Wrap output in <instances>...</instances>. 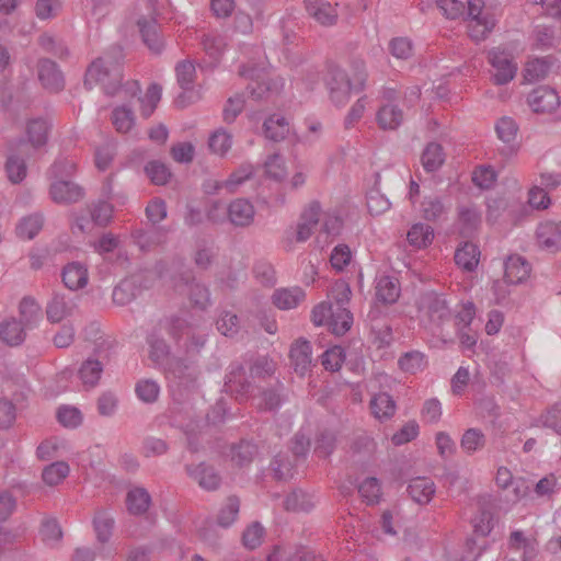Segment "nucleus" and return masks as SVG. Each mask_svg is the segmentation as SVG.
Here are the masks:
<instances>
[{"mask_svg": "<svg viewBox=\"0 0 561 561\" xmlns=\"http://www.w3.org/2000/svg\"><path fill=\"white\" fill-rule=\"evenodd\" d=\"M151 503V496L144 488H136L130 490L126 496V505L128 512L133 515L145 514Z\"/></svg>", "mask_w": 561, "mask_h": 561, "instance_id": "e433bc0d", "label": "nucleus"}, {"mask_svg": "<svg viewBox=\"0 0 561 561\" xmlns=\"http://www.w3.org/2000/svg\"><path fill=\"white\" fill-rule=\"evenodd\" d=\"M239 75L251 79L247 89L254 101L273 100L284 88V80L280 77L260 75L256 69H248L245 66L239 68Z\"/></svg>", "mask_w": 561, "mask_h": 561, "instance_id": "7ed1b4c3", "label": "nucleus"}, {"mask_svg": "<svg viewBox=\"0 0 561 561\" xmlns=\"http://www.w3.org/2000/svg\"><path fill=\"white\" fill-rule=\"evenodd\" d=\"M325 83L329 90L331 101L337 105H344L350 99L352 83L347 73L339 67H330Z\"/></svg>", "mask_w": 561, "mask_h": 561, "instance_id": "423d86ee", "label": "nucleus"}, {"mask_svg": "<svg viewBox=\"0 0 561 561\" xmlns=\"http://www.w3.org/2000/svg\"><path fill=\"white\" fill-rule=\"evenodd\" d=\"M398 365L404 373L416 374L426 367L427 360L422 352L410 351L399 357Z\"/></svg>", "mask_w": 561, "mask_h": 561, "instance_id": "c03bdc74", "label": "nucleus"}, {"mask_svg": "<svg viewBox=\"0 0 561 561\" xmlns=\"http://www.w3.org/2000/svg\"><path fill=\"white\" fill-rule=\"evenodd\" d=\"M240 510V501L237 496H229L220 508L217 522L220 526L227 528L237 519Z\"/></svg>", "mask_w": 561, "mask_h": 561, "instance_id": "13d9d810", "label": "nucleus"}, {"mask_svg": "<svg viewBox=\"0 0 561 561\" xmlns=\"http://www.w3.org/2000/svg\"><path fill=\"white\" fill-rule=\"evenodd\" d=\"M49 197L59 205H70L82 201L84 188L70 180L53 181L49 185Z\"/></svg>", "mask_w": 561, "mask_h": 561, "instance_id": "0eeeda50", "label": "nucleus"}, {"mask_svg": "<svg viewBox=\"0 0 561 561\" xmlns=\"http://www.w3.org/2000/svg\"><path fill=\"white\" fill-rule=\"evenodd\" d=\"M57 420L65 427L76 428L82 423L83 417L78 408L62 405L57 411Z\"/></svg>", "mask_w": 561, "mask_h": 561, "instance_id": "0e129e2a", "label": "nucleus"}, {"mask_svg": "<svg viewBox=\"0 0 561 561\" xmlns=\"http://www.w3.org/2000/svg\"><path fill=\"white\" fill-rule=\"evenodd\" d=\"M360 496L367 504H377L381 496V488L377 478L369 477L358 486Z\"/></svg>", "mask_w": 561, "mask_h": 561, "instance_id": "680f3d73", "label": "nucleus"}, {"mask_svg": "<svg viewBox=\"0 0 561 561\" xmlns=\"http://www.w3.org/2000/svg\"><path fill=\"white\" fill-rule=\"evenodd\" d=\"M158 324L176 343L191 331V323L188 320L178 314L164 317L158 321Z\"/></svg>", "mask_w": 561, "mask_h": 561, "instance_id": "c756f323", "label": "nucleus"}, {"mask_svg": "<svg viewBox=\"0 0 561 561\" xmlns=\"http://www.w3.org/2000/svg\"><path fill=\"white\" fill-rule=\"evenodd\" d=\"M145 172L154 185H164L171 178L169 168L160 161H150L145 167Z\"/></svg>", "mask_w": 561, "mask_h": 561, "instance_id": "bf43d9fd", "label": "nucleus"}, {"mask_svg": "<svg viewBox=\"0 0 561 561\" xmlns=\"http://www.w3.org/2000/svg\"><path fill=\"white\" fill-rule=\"evenodd\" d=\"M19 312L25 328H32L41 319V306L32 297H24L21 300Z\"/></svg>", "mask_w": 561, "mask_h": 561, "instance_id": "49530a36", "label": "nucleus"}, {"mask_svg": "<svg viewBox=\"0 0 561 561\" xmlns=\"http://www.w3.org/2000/svg\"><path fill=\"white\" fill-rule=\"evenodd\" d=\"M419 311L430 322L440 325L451 317L449 305L443 295L435 291L424 293L419 299Z\"/></svg>", "mask_w": 561, "mask_h": 561, "instance_id": "39448f33", "label": "nucleus"}, {"mask_svg": "<svg viewBox=\"0 0 561 561\" xmlns=\"http://www.w3.org/2000/svg\"><path fill=\"white\" fill-rule=\"evenodd\" d=\"M421 161L425 171L438 170L445 161L443 147L437 142H430L422 153Z\"/></svg>", "mask_w": 561, "mask_h": 561, "instance_id": "ea45409f", "label": "nucleus"}, {"mask_svg": "<svg viewBox=\"0 0 561 561\" xmlns=\"http://www.w3.org/2000/svg\"><path fill=\"white\" fill-rule=\"evenodd\" d=\"M61 276L65 286L71 290L83 288L88 284V270L79 262L67 264Z\"/></svg>", "mask_w": 561, "mask_h": 561, "instance_id": "cd10ccee", "label": "nucleus"}, {"mask_svg": "<svg viewBox=\"0 0 561 561\" xmlns=\"http://www.w3.org/2000/svg\"><path fill=\"white\" fill-rule=\"evenodd\" d=\"M135 393L141 402L151 404L159 399L160 386L153 379H141L135 386Z\"/></svg>", "mask_w": 561, "mask_h": 561, "instance_id": "8fccbe9b", "label": "nucleus"}, {"mask_svg": "<svg viewBox=\"0 0 561 561\" xmlns=\"http://www.w3.org/2000/svg\"><path fill=\"white\" fill-rule=\"evenodd\" d=\"M38 79L42 85L50 92H59L65 88V79L58 65L47 58L37 64Z\"/></svg>", "mask_w": 561, "mask_h": 561, "instance_id": "9b49d317", "label": "nucleus"}, {"mask_svg": "<svg viewBox=\"0 0 561 561\" xmlns=\"http://www.w3.org/2000/svg\"><path fill=\"white\" fill-rule=\"evenodd\" d=\"M305 8L308 14L322 26H332L337 22V10L327 0H305Z\"/></svg>", "mask_w": 561, "mask_h": 561, "instance_id": "2eb2a0df", "label": "nucleus"}, {"mask_svg": "<svg viewBox=\"0 0 561 561\" xmlns=\"http://www.w3.org/2000/svg\"><path fill=\"white\" fill-rule=\"evenodd\" d=\"M527 103L535 113L549 114L560 106V98L552 88L540 85L528 94Z\"/></svg>", "mask_w": 561, "mask_h": 561, "instance_id": "9d476101", "label": "nucleus"}, {"mask_svg": "<svg viewBox=\"0 0 561 561\" xmlns=\"http://www.w3.org/2000/svg\"><path fill=\"white\" fill-rule=\"evenodd\" d=\"M536 241L540 249L557 252L561 249V222L545 221L536 229Z\"/></svg>", "mask_w": 561, "mask_h": 561, "instance_id": "f8f14e48", "label": "nucleus"}, {"mask_svg": "<svg viewBox=\"0 0 561 561\" xmlns=\"http://www.w3.org/2000/svg\"><path fill=\"white\" fill-rule=\"evenodd\" d=\"M227 392L234 394L237 399H244L252 390V385L245 376V369L241 364H232L225 381Z\"/></svg>", "mask_w": 561, "mask_h": 561, "instance_id": "ddd939ff", "label": "nucleus"}, {"mask_svg": "<svg viewBox=\"0 0 561 561\" xmlns=\"http://www.w3.org/2000/svg\"><path fill=\"white\" fill-rule=\"evenodd\" d=\"M460 233L465 237L472 236L481 224V215L473 206H460L458 208Z\"/></svg>", "mask_w": 561, "mask_h": 561, "instance_id": "c9c22d12", "label": "nucleus"}, {"mask_svg": "<svg viewBox=\"0 0 561 561\" xmlns=\"http://www.w3.org/2000/svg\"><path fill=\"white\" fill-rule=\"evenodd\" d=\"M114 517L105 510H99L93 518V527L96 539L105 543L110 540L114 529Z\"/></svg>", "mask_w": 561, "mask_h": 561, "instance_id": "58836bf2", "label": "nucleus"}, {"mask_svg": "<svg viewBox=\"0 0 561 561\" xmlns=\"http://www.w3.org/2000/svg\"><path fill=\"white\" fill-rule=\"evenodd\" d=\"M289 358L294 370L304 376L311 366V344L309 341L299 339L290 347Z\"/></svg>", "mask_w": 561, "mask_h": 561, "instance_id": "4be33fe9", "label": "nucleus"}, {"mask_svg": "<svg viewBox=\"0 0 561 561\" xmlns=\"http://www.w3.org/2000/svg\"><path fill=\"white\" fill-rule=\"evenodd\" d=\"M112 123L118 133H128L135 125V114L127 106H117L112 112Z\"/></svg>", "mask_w": 561, "mask_h": 561, "instance_id": "603ef678", "label": "nucleus"}, {"mask_svg": "<svg viewBox=\"0 0 561 561\" xmlns=\"http://www.w3.org/2000/svg\"><path fill=\"white\" fill-rule=\"evenodd\" d=\"M122 62L123 53L119 47L96 58L85 71L84 87L90 90L94 84H101L106 95H115L122 89Z\"/></svg>", "mask_w": 561, "mask_h": 561, "instance_id": "f257e3e1", "label": "nucleus"}, {"mask_svg": "<svg viewBox=\"0 0 561 561\" xmlns=\"http://www.w3.org/2000/svg\"><path fill=\"white\" fill-rule=\"evenodd\" d=\"M530 264L519 255H511L504 263V278L506 283L517 285L528 278Z\"/></svg>", "mask_w": 561, "mask_h": 561, "instance_id": "393cba45", "label": "nucleus"}, {"mask_svg": "<svg viewBox=\"0 0 561 561\" xmlns=\"http://www.w3.org/2000/svg\"><path fill=\"white\" fill-rule=\"evenodd\" d=\"M407 239L409 243L415 248H425L432 243L434 230L428 225L419 222L413 225L408 231Z\"/></svg>", "mask_w": 561, "mask_h": 561, "instance_id": "37998d69", "label": "nucleus"}, {"mask_svg": "<svg viewBox=\"0 0 561 561\" xmlns=\"http://www.w3.org/2000/svg\"><path fill=\"white\" fill-rule=\"evenodd\" d=\"M489 61L494 68L493 80L497 85L512 81L517 72V65L510 54L493 49L489 53Z\"/></svg>", "mask_w": 561, "mask_h": 561, "instance_id": "1a4fd4ad", "label": "nucleus"}, {"mask_svg": "<svg viewBox=\"0 0 561 561\" xmlns=\"http://www.w3.org/2000/svg\"><path fill=\"white\" fill-rule=\"evenodd\" d=\"M344 359L345 354L341 346L331 347L321 355V364L330 371H337L342 367Z\"/></svg>", "mask_w": 561, "mask_h": 561, "instance_id": "774afa93", "label": "nucleus"}, {"mask_svg": "<svg viewBox=\"0 0 561 561\" xmlns=\"http://www.w3.org/2000/svg\"><path fill=\"white\" fill-rule=\"evenodd\" d=\"M305 298L304 289L298 286L276 289L272 296L273 304L282 310L296 308Z\"/></svg>", "mask_w": 561, "mask_h": 561, "instance_id": "bb28decb", "label": "nucleus"}, {"mask_svg": "<svg viewBox=\"0 0 561 561\" xmlns=\"http://www.w3.org/2000/svg\"><path fill=\"white\" fill-rule=\"evenodd\" d=\"M174 71L176 82L183 90V92L175 99L176 106L185 107L199 100V93L194 90V82L196 78V68L194 62L190 59L179 61L175 65Z\"/></svg>", "mask_w": 561, "mask_h": 561, "instance_id": "20e7f679", "label": "nucleus"}, {"mask_svg": "<svg viewBox=\"0 0 561 561\" xmlns=\"http://www.w3.org/2000/svg\"><path fill=\"white\" fill-rule=\"evenodd\" d=\"M76 172V162L68 158L57 159L47 171L48 178L53 181L69 180Z\"/></svg>", "mask_w": 561, "mask_h": 561, "instance_id": "864d4df0", "label": "nucleus"}, {"mask_svg": "<svg viewBox=\"0 0 561 561\" xmlns=\"http://www.w3.org/2000/svg\"><path fill=\"white\" fill-rule=\"evenodd\" d=\"M407 492L413 502L426 505L435 495L436 485L428 477H415L409 481Z\"/></svg>", "mask_w": 561, "mask_h": 561, "instance_id": "6ab92c4d", "label": "nucleus"}, {"mask_svg": "<svg viewBox=\"0 0 561 561\" xmlns=\"http://www.w3.org/2000/svg\"><path fill=\"white\" fill-rule=\"evenodd\" d=\"M103 371L102 364L96 359H87L79 370V376L85 386L94 387Z\"/></svg>", "mask_w": 561, "mask_h": 561, "instance_id": "6e6d98bb", "label": "nucleus"}, {"mask_svg": "<svg viewBox=\"0 0 561 561\" xmlns=\"http://www.w3.org/2000/svg\"><path fill=\"white\" fill-rule=\"evenodd\" d=\"M270 468L274 479L277 481H286L294 474V465L286 454L279 453L275 455L270 463Z\"/></svg>", "mask_w": 561, "mask_h": 561, "instance_id": "09e8293b", "label": "nucleus"}, {"mask_svg": "<svg viewBox=\"0 0 561 561\" xmlns=\"http://www.w3.org/2000/svg\"><path fill=\"white\" fill-rule=\"evenodd\" d=\"M370 332L373 335V343L378 348L387 347L393 341L392 328L382 319H371Z\"/></svg>", "mask_w": 561, "mask_h": 561, "instance_id": "79ce46f5", "label": "nucleus"}, {"mask_svg": "<svg viewBox=\"0 0 561 561\" xmlns=\"http://www.w3.org/2000/svg\"><path fill=\"white\" fill-rule=\"evenodd\" d=\"M373 415L379 420H389L396 412V402L387 392L375 394L369 403Z\"/></svg>", "mask_w": 561, "mask_h": 561, "instance_id": "2f4dec72", "label": "nucleus"}, {"mask_svg": "<svg viewBox=\"0 0 561 561\" xmlns=\"http://www.w3.org/2000/svg\"><path fill=\"white\" fill-rule=\"evenodd\" d=\"M495 25L493 18H483L481 20H470L468 24L469 36L476 41L481 42L485 39L488 34Z\"/></svg>", "mask_w": 561, "mask_h": 561, "instance_id": "052dcab7", "label": "nucleus"}, {"mask_svg": "<svg viewBox=\"0 0 561 561\" xmlns=\"http://www.w3.org/2000/svg\"><path fill=\"white\" fill-rule=\"evenodd\" d=\"M480 250L472 242H465L455 252L456 264L467 272H472L478 266Z\"/></svg>", "mask_w": 561, "mask_h": 561, "instance_id": "7c9ffc66", "label": "nucleus"}, {"mask_svg": "<svg viewBox=\"0 0 561 561\" xmlns=\"http://www.w3.org/2000/svg\"><path fill=\"white\" fill-rule=\"evenodd\" d=\"M69 470L67 462L56 461L44 468L42 477L46 484L53 486L59 484L69 474Z\"/></svg>", "mask_w": 561, "mask_h": 561, "instance_id": "5fc2aeb1", "label": "nucleus"}, {"mask_svg": "<svg viewBox=\"0 0 561 561\" xmlns=\"http://www.w3.org/2000/svg\"><path fill=\"white\" fill-rule=\"evenodd\" d=\"M376 299L385 305L394 304L401 293L399 279L390 275H380L375 280Z\"/></svg>", "mask_w": 561, "mask_h": 561, "instance_id": "412c9836", "label": "nucleus"}, {"mask_svg": "<svg viewBox=\"0 0 561 561\" xmlns=\"http://www.w3.org/2000/svg\"><path fill=\"white\" fill-rule=\"evenodd\" d=\"M44 217L42 214H33L24 217L16 227V233L23 239H33L43 228Z\"/></svg>", "mask_w": 561, "mask_h": 561, "instance_id": "de8ad7c7", "label": "nucleus"}, {"mask_svg": "<svg viewBox=\"0 0 561 561\" xmlns=\"http://www.w3.org/2000/svg\"><path fill=\"white\" fill-rule=\"evenodd\" d=\"M181 284L185 285L190 289V300L192 304L205 310L210 305V294L206 286L196 283L195 277L191 271L184 272L180 275L179 282L175 286L179 288Z\"/></svg>", "mask_w": 561, "mask_h": 561, "instance_id": "dca6fc26", "label": "nucleus"}, {"mask_svg": "<svg viewBox=\"0 0 561 561\" xmlns=\"http://www.w3.org/2000/svg\"><path fill=\"white\" fill-rule=\"evenodd\" d=\"M259 448L250 440L241 439L230 447V460L238 467L249 466L257 455Z\"/></svg>", "mask_w": 561, "mask_h": 561, "instance_id": "c85d7f7f", "label": "nucleus"}, {"mask_svg": "<svg viewBox=\"0 0 561 561\" xmlns=\"http://www.w3.org/2000/svg\"><path fill=\"white\" fill-rule=\"evenodd\" d=\"M92 221L98 226H106L113 216V206L104 201H99L90 206Z\"/></svg>", "mask_w": 561, "mask_h": 561, "instance_id": "69168bd1", "label": "nucleus"}, {"mask_svg": "<svg viewBox=\"0 0 561 561\" xmlns=\"http://www.w3.org/2000/svg\"><path fill=\"white\" fill-rule=\"evenodd\" d=\"M263 128L265 137L275 142L284 140L290 131L288 121L276 114L265 119Z\"/></svg>", "mask_w": 561, "mask_h": 561, "instance_id": "473e14b6", "label": "nucleus"}, {"mask_svg": "<svg viewBox=\"0 0 561 561\" xmlns=\"http://www.w3.org/2000/svg\"><path fill=\"white\" fill-rule=\"evenodd\" d=\"M550 67L551 64L546 58L530 60L524 70V78L528 82L541 80L548 75Z\"/></svg>", "mask_w": 561, "mask_h": 561, "instance_id": "4d7b16f0", "label": "nucleus"}, {"mask_svg": "<svg viewBox=\"0 0 561 561\" xmlns=\"http://www.w3.org/2000/svg\"><path fill=\"white\" fill-rule=\"evenodd\" d=\"M499 139L504 144L499 149L500 154L504 159H510L517 153L519 146L516 142L518 125L512 117L504 116L500 118L495 125Z\"/></svg>", "mask_w": 561, "mask_h": 561, "instance_id": "6e6552de", "label": "nucleus"}, {"mask_svg": "<svg viewBox=\"0 0 561 561\" xmlns=\"http://www.w3.org/2000/svg\"><path fill=\"white\" fill-rule=\"evenodd\" d=\"M486 437L480 428L471 427L465 431L460 439V448L467 455H473L484 448Z\"/></svg>", "mask_w": 561, "mask_h": 561, "instance_id": "4c0bfd02", "label": "nucleus"}, {"mask_svg": "<svg viewBox=\"0 0 561 561\" xmlns=\"http://www.w3.org/2000/svg\"><path fill=\"white\" fill-rule=\"evenodd\" d=\"M312 322L327 324L334 334H345L353 324V314L347 307H334L331 301H322L312 309Z\"/></svg>", "mask_w": 561, "mask_h": 561, "instance_id": "f03ea898", "label": "nucleus"}, {"mask_svg": "<svg viewBox=\"0 0 561 561\" xmlns=\"http://www.w3.org/2000/svg\"><path fill=\"white\" fill-rule=\"evenodd\" d=\"M254 206L245 198H237L227 207L229 221L236 227H248L254 220Z\"/></svg>", "mask_w": 561, "mask_h": 561, "instance_id": "aec40b11", "label": "nucleus"}, {"mask_svg": "<svg viewBox=\"0 0 561 561\" xmlns=\"http://www.w3.org/2000/svg\"><path fill=\"white\" fill-rule=\"evenodd\" d=\"M25 327L12 318L0 324V339L10 346L21 344L25 339Z\"/></svg>", "mask_w": 561, "mask_h": 561, "instance_id": "f704fd0d", "label": "nucleus"}, {"mask_svg": "<svg viewBox=\"0 0 561 561\" xmlns=\"http://www.w3.org/2000/svg\"><path fill=\"white\" fill-rule=\"evenodd\" d=\"M351 295L352 290L348 283L340 279L332 285L329 294V301H331L334 307H346L351 299Z\"/></svg>", "mask_w": 561, "mask_h": 561, "instance_id": "e2e57ef3", "label": "nucleus"}, {"mask_svg": "<svg viewBox=\"0 0 561 561\" xmlns=\"http://www.w3.org/2000/svg\"><path fill=\"white\" fill-rule=\"evenodd\" d=\"M51 123L44 117L31 118L26 122L25 134L27 142L34 148L44 147L48 141Z\"/></svg>", "mask_w": 561, "mask_h": 561, "instance_id": "b1692460", "label": "nucleus"}, {"mask_svg": "<svg viewBox=\"0 0 561 561\" xmlns=\"http://www.w3.org/2000/svg\"><path fill=\"white\" fill-rule=\"evenodd\" d=\"M186 473L194 479L198 485L207 491L217 490L221 483V478L214 467L201 462L196 466L186 465Z\"/></svg>", "mask_w": 561, "mask_h": 561, "instance_id": "4468645a", "label": "nucleus"}, {"mask_svg": "<svg viewBox=\"0 0 561 561\" xmlns=\"http://www.w3.org/2000/svg\"><path fill=\"white\" fill-rule=\"evenodd\" d=\"M335 443L336 437L332 432L328 430L321 431L316 437L314 453L319 457H328L333 453Z\"/></svg>", "mask_w": 561, "mask_h": 561, "instance_id": "338daca9", "label": "nucleus"}, {"mask_svg": "<svg viewBox=\"0 0 561 561\" xmlns=\"http://www.w3.org/2000/svg\"><path fill=\"white\" fill-rule=\"evenodd\" d=\"M167 334L157 323L147 336L149 358L156 364L164 363L171 355V346L165 341Z\"/></svg>", "mask_w": 561, "mask_h": 561, "instance_id": "a211bd4d", "label": "nucleus"}, {"mask_svg": "<svg viewBox=\"0 0 561 561\" xmlns=\"http://www.w3.org/2000/svg\"><path fill=\"white\" fill-rule=\"evenodd\" d=\"M135 242L142 251L163 243L167 239V230L152 226L146 230H138L134 233Z\"/></svg>", "mask_w": 561, "mask_h": 561, "instance_id": "72a5a7b5", "label": "nucleus"}, {"mask_svg": "<svg viewBox=\"0 0 561 561\" xmlns=\"http://www.w3.org/2000/svg\"><path fill=\"white\" fill-rule=\"evenodd\" d=\"M4 170L8 180L12 184H20L27 175V165L25 160L15 153H11L7 157Z\"/></svg>", "mask_w": 561, "mask_h": 561, "instance_id": "a19ab883", "label": "nucleus"}, {"mask_svg": "<svg viewBox=\"0 0 561 561\" xmlns=\"http://www.w3.org/2000/svg\"><path fill=\"white\" fill-rule=\"evenodd\" d=\"M139 32L145 45L152 54L159 55L164 48V41L160 34V26L154 18L147 20L141 18L137 21Z\"/></svg>", "mask_w": 561, "mask_h": 561, "instance_id": "f3484780", "label": "nucleus"}, {"mask_svg": "<svg viewBox=\"0 0 561 561\" xmlns=\"http://www.w3.org/2000/svg\"><path fill=\"white\" fill-rule=\"evenodd\" d=\"M76 308V304L70 297L62 294H55L46 306V316L48 321L58 323L70 317Z\"/></svg>", "mask_w": 561, "mask_h": 561, "instance_id": "5701e85b", "label": "nucleus"}, {"mask_svg": "<svg viewBox=\"0 0 561 561\" xmlns=\"http://www.w3.org/2000/svg\"><path fill=\"white\" fill-rule=\"evenodd\" d=\"M421 210L425 220L436 221L446 214L447 207L438 196H427L422 202Z\"/></svg>", "mask_w": 561, "mask_h": 561, "instance_id": "3c124183", "label": "nucleus"}, {"mask_svg": "<svg viewBox=\"0 0 561 561\" xmlns=\"http://www.w3.org/2000/svg\"><path fill=\"white\" fill-rule=\"evenodd\" d=\"M313 505L312 496L302 490H294L284 501V507L289 512H309Z\"/></svg>", "mask_w": 561, "mask_h": 561, "instance_id": "a18cd8bd", "label": "nucleus"}, {"mask_svg": "<svg viewBox=\"0 0 561 561\" xmlns=\"http://www.w3.org/2000/svg\"><path fill=\"white\" fill-rule=\"evenodd\" d=\"M376 121L382 130H396L402 125L404 114L398 105L387 103L377 111Z\"/></svg>", "mask_w": 561, "mask_h": 561, "instance_id": "a878e982", "label": "nucleus"}]
</instances>
